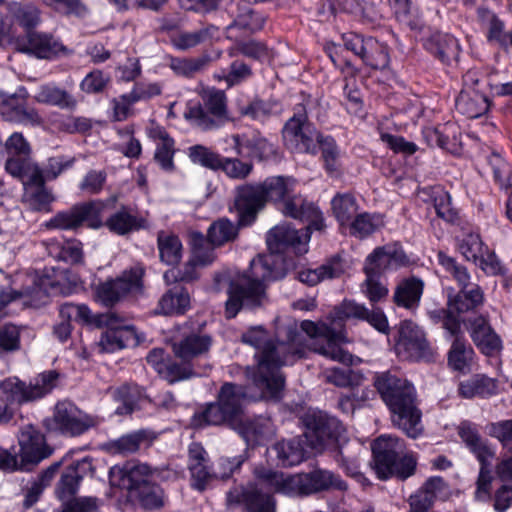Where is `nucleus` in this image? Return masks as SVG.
<instances>
[{"mask_svg":"<svg viewBox=\"0 0 512 512\" xmlns=\"http://www.w3.org/2000/svg\"><path fill=\"white\" fill-rule=\"evenodd\" d=\"M304 331L301 323L293 319H277L275 345L267 332L261 327H252L242 335V341L256 349V365L247 368V377L256 385L275 395L276 391L284 388V378L280 367L286 363V354L302 357L304 353Z\"/></svg>","mask_w":512,"mask_h":512,"instance_id":"obj_1","label":"nucleus"},{"mask_svg":"<svg viewBox=\"0 0 512 512\" xmlns=\"http://www.w3.org/2000/svg\"><path fill=\"white\" fill-rule=\"evenodd\" d=\"M275 258L272 255L258 256L253 259L249 275L231 278L228 272L215 274L214 289L220 291L228 285L229 298L226 301V316L233 318L242 307L256 308L265 299L263 283L274 280L278 275L274 272Z\"/></svg>","mask_w":512,"mask_h":512,"instance_id":"obj_2","label":"nucleus"},{"mask_svg":"<svg viewBox=\"0 0 512 512\" xmlns=\"http://www.w3.org/2000/svg\"><path fill=\"white\" fill-rule=\"evenodd\" d=\"M254 475L257 483L246 488H236L228 493L227 500L230 504L243 502L249 512H275V503L269 494L261 492L263 488L288 496L306 495L304 473L286 475L258 466L254 469Z\"/></svg>","mask_w":512,"mask_h":512,"instance_id":"obj_3","label":"nucleus"},{"mask_svg":"<svg viewBox=\"0 0 512 512\" xmlns=\"http://www.w3.org/2000/svg\"><path fill=\"white\" fill-rule=\"evenodd\" d=\"M367 308L353 301H345L335 308L329 321L313 322L305 320L301 322V329L311 339H324L325 343H315L314 351L320 355L343 364H352L353 357L346 351L342 344L348 342L342 322L345 319H364Z\"/></svg>","mask_w":512,"mask_h":512,"instance_id":"obj_4","label":"nucleus"},{"mask_svg":"<svg viewBox=\"0 0 512 512\" xmlns=\"http://www.w3.org/2000/svg\"><path fill=\"white\" fill-rule=\"evenodd\" d=\"M375 387L392 413V422L411 438L423 431L421 412L415 404L414 387L389 372L377 374Z\"/></svg>","mask_w":512,"mask_h":512,"instance_id":"obj_5","label":"nucleus"},{"mask_svg":"<svg viewBox=\"0 0 512 512\" xmlns=\"http://www.w3.org/2000/svg\"><path fill=\"white\" fill-rule=\"evenodd\" d=\"M296 180L288 176H272L258 185H242L236 190L234 205L241 225L250 224L268 201L284 202L294 192Z\"/></svg>","mask_w":512,"mask_h":512,"instance_id":"obj_6","label":"nucleus"},{"mask_svg":"<svg viewBox=\"0 0 512 512\" xmlns=\"http://www.w3.org/2000/svg\"><path fill=\"white\" fill-rule=\"evenodd\" d=\"M58 373L46 371L26 384L17 377L0 381V423L9 422L14 416L13 404L22 405L43 398L57 385Z\"/></svg>","mask_w":512,"mask_h":512,"instance_id":"obj_7","label":"nucleus"},{"mask_svg":"<svg viewBox=\"0 0 512 512\" xmlns=\"http://www.w3.org/2000/svg\"><path fill=\"white\" fill-rule=\"evenodd\" d=\"M403 451V442L391 435H382L373 442L372 467L379 479L386 480L392 476L406 479L414 474L416 458L411 454L400 458Z\"/></svg>","mask_w":512,"mask_h":512,"instance_id":"obj_8","label":"nucleus"},{"mask_svg":"<svg viewBox=\"0 0 512 512\" xmlns=\"http://www.w3.org/2000/svg\"><path fill=\"white\" fill-rule=\"evenodd\" d=\"M201 97L203 104L189 106L184 113V118L203 131L223 126L229 119L224 92L207 89L203 91Z\"/></svg>","mask_w":512,"mask_h":512,"instance_id":"obj_9","label":"nucleus"},{"mask_svg":"<svg viewBox=\"0 0 512 512\" xmlns=\"http://www.w3.org/2000/svg\"><path fill=\"white\" fill-rule=\"evenodd\" d=\"M282 391H276L275 395H268V391L252 381V386L243 387L231 383L222 386L218 402L229 414L230 425L236 429L244 420V403L247 400L278 399Z\"/></svg>","mask_w":512,"mask_h":512,"instance_id":"obj_10","label":"nucleus"},{"mask_svg":"<svg viewBox=\"0 0 512 512\" xmlns=\"http://www.w3.org/2000/svg\"><path fill=\"white\" fill-rule=\"evenodd\" d=\"M459 436L481 463L475 494L477 499L484 500L490 494L492 475L489 466L495 456V452L469 424L463 423L459 427Z\"/></svg>","mask_w":512,"mask_h":512,"instance_id":"obj_11","label":"nucleus"},{"mask_svg":"<svg viewBox=\"0 0 512 512\" xmlns=\"http://www.w3.org/2000/svg\"><path fill=\"white\" fill-rule=\"evenodd\" d=\"M144 268L140 265L124 271L115 279L107 280L95 287V299L105 306H112L129 294L142 290Z\"/></svg>","mask_w":512,"mask_h":512,"instance_id":"obj_12","label":"nucleus"},{"mask_svg":"<svg viewBox=\"0 0 512 512\" xmlns=\"http://www.w3.org/2000/svg\"><path fill=\"white\" fill-rule=\"evenodd\" d=\"M484 83L480 74L469 70L463 76V88L456 101L457 110L469 118H478L490 108V101L484 94Z\"/></svg>","mask_w":512,"mask_h":512,"instance_id":"obj_13","label":"nucleus"},{"mask_svg":"<svg viewBox=\"0 0 512 512\" xmlns=\"http://www.w3.org/2000/svg\"><path fill=\"white\" fill-rule=\"evenodd\" d=\"M223 466V472L210 471L207 453L198 443H192L188 450V468L192 477V485L198 490H203L206 484L214 477L226 478L240 465L235 460L225 459L219 463Z\"/></svg>","mask_w":512,"mask_h":512,"instance_id":"obj_14","label":"nucleus"},{"mask_svg":"<svg viewBox=\"0 0 512 512\" xmlns=\"http://www.w3.org/2000/svg\"><path fill=\"white\" fill-rule=\"evenodd\" d=\"M14 48L39 59H53L72 53L60 40L42 32H28L26 37L13 40Z\"/></svg>","mask_w":512,"mask_h":512,"instance_id":"obj_15","label":"nucleus"},{"mask_svg":"<svg viewBox=\"0 0 512 512\" xmlns=\"http://www.w3.org/2000/svg\"><path fill=\"white\" fill-rule=\"evenodd\" d=\"M283 136L286 144L290 147L312 154L316 152L317 146H322V142L326 138L316 131L304 114L295 115L286 123Z\"/></svg>","mask_w":512,"mask_h":512,"instance_id":"obj_16","label":"nucleus"},{"mask_svg":"<svg viewBox=\"0 0 512 512\" xmlns=\"http://www.w3.org/2000/svg\"><path fill=\"white\" fill-rule=\"evenodd\" d=\"M343 45L347 50L359 56L365 64L374 69H384L389 64V54L385 44L378 40L354 33L344 34Z\"/></svg>","mask_w":512,"mask_h":512,"instance_id":"obj_17","label":"nucleus"},{"mask_svg":"<svg viewBox=\"0 0 512 512\" xmlns=\"http://www.w3.org/2000/svg\"><path fill=\"white\" fill-rule=\"evenodd\" d=\"M396 351L408 360H430L433 356L424 332L411 321L401 323Z\"/></svg>","mask_w":512,"mask_h":512,"instance_id":"obj_18","label":"nucleus"},{"mask_svg":"<svg viewBox=\"0 0 512 512\" xmlns=\"http://www.w3.org/2000/svg\"><path fill=\"white\" fill-rule=\"evenodd\" d=\"M54 428L64 434L77 436L98 424L96 417L90 416L79 410L71 402H59L53 414Z\"/></svg>","mask_w":512,"mask_h":512,"instance_id":"obj_19","label":"nucleus"},{"mask_svg":"<svg viewBox=\"0 0 512 512\" xmlns=\"http://www.w3.org/2000/svg\"><path fill=\"white\" fill-rule=\"evenodd\" d=\"M342 430L339 421L322 413L307 417L305 438L308 446L315 452H320L326 443L337 438Z\"/></svg>","mask_w":512,"mask_h":512,"instance_id":"obj_20","label":"nucleus"},{"mask_svg":"<svg viewBox=\"0 0 512 512\" xmlns=\"http://www.w3.org/2000/svg\"><path fill=\"white\" fill-rule=\"evenodd\" d=\"M310 229L307 226L305 231L299 232L288 224H280L273 227L267 235L269 250L272 253H280L290 247L297 254L306 253L310 239Z\"/></svg>","mask_w":512,"mask_h":512,"instance_id":"obj_21","label":"nucleus"},{"mask_svg":"<svg viewBox=\"0 0 512 512\" xmlns=\"http://www.w3.org/2000/svg\"><path fill=\"white\" fill-rule=\"evenodd\" d=\"M152 472L145 464L127 463L122 467H113L110 470V482L131 494L149 484L152 480Z\"/></svg>","mask_w":512,"mask_h":512,"instance_id":"obj_22","label":"nucleus"},{"mask_svg":"<svg viewBox=\"0 0 512 512\" xmlns=\"http://www.w3.org/2000/svg\"><path fill=\"white\" fill-rule=\"evenodd\" d=\"M408 263V258L398 243L377 247L368 255L365 273L381 274L387 269L398 268Z\"/></svg>","mask_w":512,"mask_h":512,"instance_id":"obj_23","label":"nucleus"},{"mask_svg":"<svg viewBox=\"0 0 512 512\" xmlns=\"http://www.w3.org/2000/svg\"><path fill=\"white\" fill-rule=\"evenodd\" d=\"M20 457L26 463H38L52 453L44 435L33 425L24 426L19 433Z\"/></svg>","mask_w":512,"mask_h":512,"instance_id":"obj_24","label":"nucleus"},{"mask_svg":"<svg viewBox=\"0 0 512 512\" xmlns=\"http://www.w3.org/2000/svg\"><path fill=\"white\" fill-rule=\"evenodd\" d=\"M282 212L286 216L309 221L308 228L321 230L324 227L321 212L314 205L307 203L301 195L291 193L283 202Z\"/></svg>","mask_w":512,"mask_h":512,"instance_id":"obj_25","label":"nucleus"},{"mask_svg":"<svg viewBox=\"0 0 512 512\" xmlns=\"http://www.w3.org/2000/svg\"><path fill=\"white\" fill-rule=\"evenodd\" d=\"M469 331L474 344L484 354L493 356L501 351L502 342L485 318L475 317L469 320Z\"/></svg>","mask_w":512,"mask_h":512,"instance_id":"obj_26","label":"nucleus"},{"mask_svg":"<svg viewBox=\"0 0 512 512\" xmlns=\"http://www.w3.org/2000/svg\"><path fill=\"white\" fill-rule=\"evenodd\" d=\"M0 111L6 120L25 126H39L43 123L42 117L34 108L24 107L19 104V99L16 95H1Z\"/></svg>","mask_w":512,"mask_h":512,"instance_id":"obj_27","label":"nucleus"},{"mask_svg":"<svg viewBox=\"0 0 512 512\" xmlns=\"http://www.w3.org/2000/svg\"><path fill=\"white\" fill-rule=\"evenodd\" d=\"M307 451L300 440H283L274 444L269 450V458L275 461L276 465L290 467L301 463Z\"/></svg>","mask_w":512,"mask_h":512,"instance_id":"obj_28","label":"nucleus"},{"mask_svg":"<svg viewBox=\"0 0 512 512\" xmlns=\"http://www.w3.org/2000/svg\"><path fill=\"white\" fill-rule=\"evenodd\" d=\"M230 140L237 155L240 157L265 160L275 154L274 145L260 137L242 139L239 135H232Z\"/></svg>","mask_w":512,"mask_h":512,"instance_id":"obj_29","label":"nucleus"},{"mask_svg":"<svg viewBox=\"0 0 512 512\" xmlns=\"http://www.w3.org/2000/svg\"><path fill=\"white\" fill-rule=\"evenodd\" d=\"M67 280V273L65 271L46 270L36 282L33 289L25 290L20 293V296H31L36 299H41V295H48L49 293L64 292L65 281Z\"/></svg>","mask_w":512,"mask_h":512,"instance_id":"obj_30","label":"nucleus"},{"mask_svg":"<svg viewBox=\"0 0 512 512\" xmlns=\"http://www.w3.org/2000/svg\"><path fill=\"white\" fill-rule=\"evenodd\" d=\"M362 451L363 448L357 441L347 442L339 447L336 460L344 468L347 475L355 478L362 485H368L369 481L359 471L358 459Z\"/></svg>","mask_w":512,"mask_h":512,"instance_id":"obj_31","label":"nucleus"},{"mask_svg":"<svg viewBox=\"0 0 512 512\" xmlns=\"http://www.w3.org/2000/svg\"><path fill=\"white\" fill-rule=\"evenodd\" d=\"M424 283L421 279L410 277L402 280L396 287L393 296L398 306L413 309L418 306L423 294Z\"/></svg>","mask_w":512,"mask_h":512,"instance_id":"obj_32","label":"nucleus"},{"mask_svg":"<svg viewBox=\"0 0 512 512\" xmlns=\"http://www.w3.org/2000/svg\"><path fill=\"white\" fill-rule=\"evenodd\" d=\"M211 338L208 335L191 334L173 344L175 355L183 361H190L208 352Z\"/></svg>","mask_w":512,"mask_h":512,"instance_id":"obj_33","label":"nucleus"},{"mask_svg":"<svg viewBox=\"0 0 512 512\" xmlns=\"http://www.w3.org/2000/svg\"><path fill=\"white\" fill-rule=\"evenodd\" d=\"M306 495L327 489L346 490V483L334 473L327 470H316L304 473Z\"/></svg>","mask_w":512,"mask_h":512,"instance_id":"obj_34","label":"nucleus"},{"mask_svg":"<svg viewBox=\"0 0 512 512\" xmlns=\"http://www.w3.org/2000/svg\"><path fill=\"white\" fill-rule=\"evenodd\" d=\"M153 440L154 436L152 433L146 430H138L119 437L109 445L114 453L131 454L139 451L141 448L149 447Z\"/></svg>","mask_w":512,"mask_h":512,"instance_id":"obj_35","label":"nucleus"},{"mask_svg":"<svg viewBox=\"0 0 512 512\" xmlns=\"http://www.w3.org/2000/svg\"><path fill=\"white\" fill-rule=\"evenodd\" d=\"M33 98L38 103L57 106L61 109H74L77 103L67 91L51 84L40 86Z\"/></svg>","mask_w":512,"mask_h":512,"instance_id":"obj_36","label":"nucleus"},{"mask_svg":"<svg viewBox=\"0 0 512 512\" xmlns=\"http://www.w3.org/2000/svg\"><path fill=\"white\" fill-rule=\"evenodd\" d=\"M427 45L431 52L448 64L456 61L460 54L457 39L446 33H435L431 36Z\"/></svg>","mask_w":512,"mask_h":512,"instance_id":"obj_37","label":"nucleus"},{"mask_svg":"<svg viewBox=\"0 0 512 512\" xmlns=\"http://www.w3.org/2000/svg\"><path fill=\"white\" fill-rule=\"evenodd\" d=\"M344 272V267L339 258H333L316 269H306L298 273L301 282L308 285H316L321 281L337 278Z\"/></svg>","mask_w":512,"mask_h":512,"instance_id":"obj_38","label":"nucleus"},{"mask_svg":"<svg viewBox=\"0 0 512 512\" xmlns=\"http://www.w3.org/2000/svg\"><path fill=\"white\" fill-rule=\"evenodd\" d=\"M216 36H218V28L214 25H209L197 31L179 32L171 38V43L176 49L185 51Z\"/></svg>","mask_w":512,"mask_h":512,"instance_id":"obj_39","label":"nucleus"},{"mask_svg":"<svg viewBox=\"0 0 512 512\" xmlns=\"http://www.w3.org/2000/svg\"><path fill=\"white\" fill-rule=\"evenodd\" d=\"M189 307V293L182 287H175L160 298L158 312L164 315L182 314Z\"/></svg>","mask_w":512,"mask_h":512,"instance_id":"obj_40","label":"nucleus"},{"mask_svg":"<svg viewBox=\"0 0 512 512\" xmlns=\"http://www.w3.org/2000/svg\"><path fill=\"white\" fill-rule=\"evenodd\" d=\"M483 291L478 285H473L470 289L462 288L457 294L448 296V306L455 309L456 313H465L475 309L483 303Z\"/></svg>","mask_w":512,"mask_h":512,"instance_id":"obj_41","label":"nucleus"},{"mask_svg":"<svg viewBox=\"0 0 512 512\" xmlns=\"http://www.w3.org/2000/svg\"><path fill=\"white\" fill-rule=\"evenodd\" d=\"M160 260L167 265H176L180 262L183 246L175 234L160 231L157 237Z\"/></svg>","mask_w":512,"mask_h":512,"instance_id":"obj_42","label":"nucleus"},{"mask_svg":"<svg viewBox=\"0 0 512 512\" xmlns=\"http://www.w3.org/2000/svg\"><path fill=\"white\" fill-rule=\"evenodd\" d=\"M147 362L169 382L188 378L190 373L176 364H169L164 357L162 349H154L147 355Z\"/></svg>","mask_w":512,"mask_h":512,"instance_id":"obj_43","label":"nucleus"},{"mask_svg":"<svg viewBox=\"0 0 512 512\" xmlns=\"http://www.w3.org/2000/svg\"><path fill=\"white\" fill-rule=\"evenodd\" d=\"M8 11L12 18L26 30H30L41 22L40 9L31 2H10Z\"/></svg>","mask_w":512,"mask_h":512,"instance_id":"obj_44","label":"nucleus"},{"mask_svg":"<svg viewBox=\"0 0 512 512\" xmlns=\"http://www.w3.org/2000/svg\"><path fill=\"white\" fill-rule=\"evenodd\" d=\"M109 391L113 398L122 404L116 409L118 414L133 412L143 396L142 389L136 385L123 384L119 387L110 388Z\"/></svg>","mask_w":512,"mask_h":512,"instance_id":"obj_45","label":"nucleus"},{"mask_svg":"<svg viewBox=\"0 0 512 512\" xmlns=\"http://www.w3.org/2000/svg\"><path fill=\"white\" fill-rule=\"evenodd\" d=\"M248 443H261L273 435V426L269 419L258 418L254 421H242L236 428Z\"/></svg>","mask_w":512,"mask_h":512,"instance_id":"obj_46","label":"nucleus"},{"mask_svg":"<svg viewBox=\"0 0 512 512\" xmlns=\"http://www.w3.org/2000/svg\"><path fill=\"white\" fill-rule=\"evenodd\" d=\"M331 206L335 218L342 227H347L358 215L356 200L350 194H337L332 199Z\"/></svg>","mask_w":512,"mask_h":512,"instance_id":"obj_47","label":"nucleus"},{"mask_svg":"<svg viewBox=\"0 0 512 512\" xmlns=\"http://www.w3.org/2000/svg\"><path fill=\"white\" fill-rule=\"evenodd\" d=\"M462 335L452 336L454 340L448 354V363L452 369L464 372L469 369L473 350L462 340Z\"/></svg>","mask_w":512,"mask_h":512,"instance_id":"obj_48","label":"nucleus"},{"mask_svg":"<svg viewBox=\"0 0 512 512\" xmlns=\"http://www.w3.org/2000/svg\"><path fill=\"white\" fill-rule=\"evenodd\" d=\"M47 250L53 258L72 264L82 263L83 261L82 246L77 241H67L63 245L57 241H51L47 245Z\"/></svg>","mask_w":512,"mask_h":512,"instance_id":"obj_49","label":"nucleus"},{"mask_svg":"<svg viewBox=\"0 0 512 512\" xmlns=\"http://www.w3.org/2000/svg\"><path fill=\"white\" fill-rule=\"evenodd\" d=\"M384 225L382 216L369 213L358 214L350 224H348L351 235L364 238L374 233Z\"/></svg>","mask_w":512,"mask_h":512,"instance_id":"obj_50","label":"nucleus"},{"mask_svg":"<svg viewBox=\"0 0 512 512\" xmlns=\"http://www.w3.org/2000/svg\"><path fill=\"white\" fill-rule=\"evenodd\" d=\"M108 229L118 235H125L133 230L144 227V220L139 219L123 209L114 213L107 221Z\"/></svg>","mask_w":512,"mask_h":512,"instance_id":"obj_51","label":"nucleus"},{"mask_svg":"<svg viewBox=\"0 0 512 512\" xmlns=\"http://www.w3.org/2000/svg\"><path fill=\"white\" fill-rule=\"evenodd\" d=\"M210 63L207 55L197 58H171L169 68L178 76L193 77L203 71Z\"/></svg>","mask_w":512,"mask_h":512,"instance_id":"obj_52","label":"nucleus"},{"mask_svg":"<svg viewBox=\"0 0 512 512\" xmlns=\"http://www.w3.org/2000/svg\"><path fill=\"white\" fill-rule=\"evenodd\" d=\"M324 168L331 177H340L342 175L341 153L335 141L326 137L320 147Z\"/></svg>","mask_w":512,"mask_h":512,"instance_id":"obj_53","label":"nucleus"},{"mask_svg":"<svg viewBox=\"0 0 512 512\" xmlns=\"http://www.w3.org/2000/svg\"><path fill=\"white\" fill-rule=\"evenodd\" d=\"M238 227L227 219L215 221L208 229V240L213 246H222L236 239Z\"/></svg>","mask_w":512,"mask_h":512,"instance_id":"obj_54","label":"nucleus"},{"mask_svg":"<svg viewBox=\"0 0 512 512\" xmlns=\"http://www.w3.org/2000/svg\"><path fill=\"white\" fill-rule=\"evenodd\" d=\"M226 410L217 401L216 403L208 405V407L199 414L193 417V425L202 427L204 425H221L224 423L230 424V416Z\"/></svg>","mask_w":512,"mask_h":512,"instance_id":"obj_55","label":"nucleus"},{"mask_svg":"<svg viewBox=\"0 0 512 512\" xmlns=\"http://www.w3.org/2000/svg\"><path fill=\"white\" fill-rule=\"evenodd\" d=\"M263 24L264 18L261 15L255 14L249 9H245L238 14L233 23L227 27L228 37H237L234 35V30L236 28L243 29L247 32H255L260 30L263 27Z\"/></svg>","mask_w":512,"mask_h":512,"instance_id":"obj_56","label":"nucleus"},{"mask_svg":"<svg viewBox=\"0 0 512 512\" xmlns=\"http://www.w3.org/2000/svg\"><path fill=\"white\" fill-rule=\"evenodd\" d=\"M104 207V203L100 201H92L77 206L79 226L85 222L90 228H100L103 225L101 213Z\"/></svg>","mask_w":512,"mask_h":512,"instance_id":"obj_57","label":"nucleus"},{"mask_svg":"<svg viewBox=\"0 0 512 512\" xmlns=\"http://www.w3.org/2000/svg\"><path fill=\"white\" fill-rule=\"evenodd\" d=\"M454 313H456L455 309H450L447 305V309L439 308L429 311V317L434 323H442L450 336L461 335V323Z\"/></svg>","mask_w":512,"mask_h":512,"instance_id":"obj_58","label":"nucleus"},{"mask_svg":"<svg viewBox=\"0 0 512 512\" xmlns=\"http://www.w3.org/2000/svg\"><path fill=\"white\" fill-rule=\"evenodd\" d=\"M188 155L193 163L212 170L220 169L222 158L205 146L194 145L190 147Z\"/></svg>","mask_w":512,"mask_h":512,"instance_id":"obj_59","label":"nucleus"},{"mask_svg":"<svg viewBox=\"0 0 512 512\" xmlns=\"http://www.w3.org/2000/svg\"><path fill=\"white\" fill-rule=\"evenodd\" d=\"M480 14L482 20L486 23L489 41L506 47L509 42V34L504 33L503 23L494 14L487 10H480Z\"/></svg>","mask_w":512,"mask_h":512,"instance_id":"obj_60","label":"nucleus"},{"mask_svg":"<svg viewBox=\"0 0 512 512\" xmlns=\"http://www.w3.org/2000/svg\"><path fill=\"white\" fill-rule=\"evenodd\" d=\"M220 169L231 179L244 180L253 171V164L239 158H222Z\"/></svg>","mask_w":512,"mask_h":512,"instance_id":"obj_61","label":"nucleus"},{"mask_svg":"<svg viewBox=\"0 0 512 512\" xmlns=\"http://www.w3.org/2000/svg\"><path fill=\"white\" fill-rule=\"evenodd\" d=\"M432 195L437 215L448 222H454L457 219V211L451 206L449 193L437 187L433 189Z\"/></svg>","mask_w":512,"mask_h":512,"instance_id":"obj_62","label":"nucleus"},{"mask_svg":"<svg viewBox=\"0 0 512 512\" xmlns=\"http://www.w3.org/2000/svg\"><path fill=\"white\" fill-rule=\"evenodd\" d=\"M438 259L444 269L457 281L461 289L469 287L470 275L464 266L459 265L452 257L443 252H439Z\"/></svg>","mask_w":512,"mask_h":512,"instance_id":"obj_63","label":"nucleus"},{"mask_svg":"<svg viewBox=\"0 0 512 512\" xmlns=\"http://www.w3.org/2000/svg\"><path fill=\"white\" fill-rule=\"evenodd\" d=\"M81 477L75 468H69L61 477L57 488L58 497L70 502V498L76 493Z\"/></svg>","mask_w":512,"mask_h":512,"instance_id":"obj_64","label":"nucleus"}]
</instances>
